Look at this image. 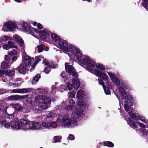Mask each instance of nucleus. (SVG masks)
Returning a JSON list of instances; mask_svg holds the SVG:
<instances>
[{
  "mask_svg": "<svg viewBox=\"0 0 148 148\" xmlns=\"http://www.w3.org/2000/svg\"><path fill=\"white\" fill-rule=\"evenodd\" d=\"M83 112L82 108H77L72 112V115L67 114L58 115L56 122L64 128H73L78 125L76 119L81 117L83 114Z\"/></svg>",
  "mask_w": 148,
  "mask_h": 148,
  "instance_id": "nucleus-1",
  "label": "nucleus"
},
{
  "mask_svg": "<svg viewBox=\"0 0 148 148\" xmlns=\"http://www.w3.org/2000/svg\"><path fill=\"white\" fill-rule=\"evenodd\" d=\"M107 73L110 78L111 80L113 83L117 86L119 87V92L120 95L121 100L120 101L119 106L120 108H119V110H120L121 105V103L124 102V104L125 103L128 97H130L132 99V97L130 95H127L126 93V89L129 88L127 82L125 81L122 80L117 77L114 73L107 72Z\"/></svg>",
  "mask_w": 148,
  "mask_h": 148,
  "instance_id": "nucleus-2",
  "label": "nucleus"
},
{
  "mask_svg": "<svg viewBox=\"0 0 148 148\" xmlns=\"http://www.w3.org/2000/svg\"><path fill=\"white\" fill-rule=\"evenodd\" d=\"M126 100L125 103L123 104V107L124 109L127 112H128V114L129 116L128 119H126L127 124L131 127L133 128H137L138 125L139 126L143 128L146 127V125L142 123L138 122V117L136 114L134 110L131 108V106H132L133 99H132L130 97H128Z\"/></svg>",
  "mask_w": 148,
  "mask_h": 148,
  "instance_id": "nucleus-3",
  "label": "nucleus"
},
{
  "mask_svg": "<svg viewBox=\"0 0 148 148\" xmlns=\"http://www.w3.org/2000/svg\"><path fill=\"white\" fill-rule=\"evenodd\" d=\"M71 50L78 61L82 64L86 66L88 71H92L91 68L95 67V63L89 60V57L83 55L81 53V51L79 49L72 45H71Z\"/></svg>",
  "mask_w": 148,
  "mask_h": 148,
  "instance_id": "nucleus-4",
  "label": "nucleus"
},
{
  "mask_svg": "<svg viewBox=\"0 0 148 148\" xmlns=\"http://www.w3.org/2000/svg\"><path fill=\"white\" fill-rule=\"evenodd\" d=\"M51 100L49 97L43 95H38L35 98V102L38 103V108H34L35 113H40L42 112L41 109H46L50 106Z\"/></svg>",
  "mask_w": 148,
  "mask_h": 148,
  "instance_id": "nucleus-5",
  "label": "nucleus"
},
{
  "mask_svg": "<svg viewBox=\"0 0 148 148\" xmlns=\"http://www.w3.org/2000/svg\"><path fill=\"white\" fill-rule=\"evenodd\" d=\"M65 65L66 72L69 73L70 76H72L73 77H71L70 79L72 80L73 82L74 88L76 89H78L79 87L80 82L78 79V75L75 69L72 65H69L68 63H65Z\"/></svg>",
  "mask_w": 148,
  "mask_h": 148,
  "instance_id": "nucleus-6",
  "label": "nucleus"
},
{
  "mask_svg": "<svg viewBox=\"0 0 148 148\" xmlns=\"http://www.w3.org/2000/svg\"><path fill=\"white\" fill-rule=\"evenodd\" d=\"M4 115L0 117V126L4 127L5 128L9 129L11 127L13 130H17L21 129V127L19 124V121L16 120H14L10 122L6 120Z\"/></svg>",
  "mask_w": 148,
  "mask_h": 148,
  "instance_id": "nucleus-7",
  "label": "nucleus"
},
{
  "mask_svg": "<svg viewBox=\"0 0 148 148\" xmlns=\"http://www.w3.org/2000/svg\"><path fill=\"white\" fill-rule=\"evenodd\" d=\"M89 60L94 62L95 63V66L91 68L92 71L89 72L95 74L96 76L100 78L103 79L104 80L107 81L109 79V77L104 72H102L101 71H100L98 69H100L101 70L103 71L105 69V68L104 66L102 64H99L98 65L96 64L95 62L90 59L89 58Z\"/></svg>",
  "mask_w": 148,
  "mask_h": 148,
  "instance_id": "nucleus-8",
  "label": "nucleus"
},
{
  "mask_svg": "<svg viewBox=\"0 0 148 148\" xmlns=\"http://www.w3.org/2000/svg\"><path fill=\"white\" fill-rule=\"evenodd\" d=\"M11 37L8 36H5L0 38V48L2 46L3 49L8 50L10 48H13L16 49L17 46L15 45V43L11 41Z\"/></svg>",
  "mask_w": 148,
  "mask_h": 148,
  "instance_id": "nucleus-9",
  "label": "nucleus"
},
{
  "mask_svg": "<svg viewBox=\"0 0 148 148\" xmlns=\"http://www.w3.org/2000/svg\"><path fill=\"white\" fill-rule=\"evenodd\" d=\"M56 45L58 47L62 49L65 53L69 52L71 51V45L66 40L61 39Z\"/></svg>",
  "mask_w": 148,
  "mask_h": 148,
  "instance_id": "nucleus-10",
  "label": "nucleus"
},
{
  "mask_svg": "<svg viewBox=\"0 0 148 148\" xmlns=\"http://www.w3.org/2000/svg\"><path fill=\"white\" fill-rule=\"evenodd\" d=\"M18 26L24 32H30L33 33L38 32L37 29L30 27L27 23L25 22H20L18 24Z\"/></svg>",
  "mask_w": 148,
  "mask_h": 148,
  "instance_id": "nucleus-11",
  "label": "nucleus"
},
{
  "mask_svg": "<svg viewBox=\"0 0 148 148\" xmlns=\"http://www.w3.org/2000/svg\"><path fill=\"white\" fill-rule=\"evenodd\" d=\"M4 25L6 28L7 30L4 29L3 27L2 30L4 31H13L17 27L16 24L15 22L12 21H9L7 22Z\"/></svg>",
  "mask_w": 148,
  "mask_h": 148,
  "instance_id": "nucleus-12",
  "label": "nucleus"
},
{
  "mask_svg": "<svg viewBox=\"0 0 148 148\" xmlns=\"http://www.w3.org/2000/svg\"><path fill=\"white\" fill-rule=\"evenodd\" d=\"M58 123L56 121H50L43 122L41 123V126L45 129H50L51 128H56L57 127Z\"/></svg>",
  "mask_w": 148,
  "mask_h": 148,
  "instance_id": "nucleus-13",
  "label": "nucleus"
},
{
  "mask_svg": "<svg viewBox=\"0 0 148 148\" xmlns=\"http://www.w3.org/2000/svg\"><path fill=\"white\" fill-rule=\"evenodd\" d=\"M40 37L42 39L47 38L49 37L50 35L51 34V32L48 29H45L39 31L37 30Z\"/></svg>",
  "mask_w": 148,
  "mask_h": 148,
  "instance_id": "nucleus-14",
  "label": "nucleus"
},
{
  "mask_svg": "<svg viewBox=\"0 0 148 148\" xmlns=\"http://www.w3.org/2000/svg\"><path fill=\"white\" fill-rule=\"evenodd\" d=\"M20 123L22 129L25 131L29 130L30 121L27 119H22L20 120Z\"/></svg>",
  "mask_w": 148,
  "mask_h": 148,
  "instance_id": "nucleus-15",
  "label": "nucleus"
},
{
  "mask_svg": "<svg viewBox=\"0 0 148 148\" xmlns=\"http://www.w3.org/2000/svg\"><path fill=\"white\" fill-rule=\"evenodd\" d=\"M28 97L27 95L21 96L18 95L10 96L7 98L8 101H17L18 100L24 99L27 98Z\"/></svg>",
  "mask_w": 148,
  "mask_h": 148,
  "instance_id": "nucleus-16",
  "label": "nucleus"
},
{
  "mask_svg": "<svg viewBox=\"0 0 148 148\" xmlns=\"http://www.w3.org/2000/svg\"><path fill=\"white\" fill-rule=\"evenodd\" d=\"M29 127V130H39L42 128L41 124L39 123L34 121H30Z\"/></svg>",
  "mask_w": 148,
  "mask_h": 148,
  "instance_id": "nucleus-17",
  "label": "nucleus"
},
{
  "mask_svg": "<svg viewBox=\"0 0 148 148\" xmlns=\"http://www.w3.org/2000/svg\"><path fill=\"white\" fill-rule=\"evenodd\" d=\"M32 90V88H22L21 89H16L12 90V92L14 93H24L30 92Z\"/></svg>",
  "mask_w": 148,
  "mask_h": 148,
  "instance_id": "nucleus-18",
  "label": "nucleus"
},
{
  "mask_svg": "<svg viewBox=\"0 0 148 148\" xmlns=\"http://www.w3.org/2000/svg\"><path fill=\"white\" fill-rule=\"evenodd\" d=\"M27 66L26 64L22 63L18 67V71L20 73L25 74L28 69Z\"/></svg>",
  "mask_w": 148,
  "mask_h": 148,
  "instance_id": "nucleus-19",
  "label": "nucleus"
},
{
  "mask_svg": "<svg viewBox=\"0 0 148 148\" xmlns=\"http://www.w3.org/2000/svg\"><path fill=\"white\" fill-rule=\"evenodd\" d=\"M13 37L15 39L16 42L19 43L21 47H24V42L22 38L16 34L14 35Z\"/></svg>",
  "mask_w": 148,
  "mask_h": 148,
  "instance_id": "nucleus-20",
  "label": "nucleus"
},
{
  "mask_svg": "<svg viewBox=\"0 0 148 148\" xmlns=\"http://www.w3.org/2000/svg\"><path fill=\"white\" fill-rule=\"evenodd\" d=\"M43 63L45 65L51 67L53 68H56L57 67V64L53 62H48L47 59H44L43 60Z\"/></svg>",
  "mask_w": 148,
  "mask_h": 148,
  "instance_id": "nucleus-21",
  "label": "nucleus"
},
{
  "mask_svg": "<svg viewBox=\"0 0 148 148\" xmlns=\"http://www.w3.org/2000/svg\"><path fill=\"white\" fill-rule=\"evenodd\" d=\"M10 106L14 109L17 111H21L23 110V108L21 105L19 103H11L10 105Z\"/></svg>",
  "mask_w": 148,
  "mask_h": 148,
  "instance_id": "nucleus-22",
  "label": "nucleus"
},
{
  "mask_svg": "<svg viewBox=\"0 0 148 148\" xmlns=\"http://www.w3.org/2000/svg\"><path fill=\"white\" fill-rule=\"evenodd\" d=\"M22 60L24 62L23 63L27 66L30 65L32 61L31 58L29 56L24 57Z\"/></svg>",
  "mask_w": 148,
  "mask_h": 148,
  "instance_id": "nucleus-23",
  "label": "nucleus"
},
{
  "mask_svg": "<svg viewBox=\"0 0 148 148\" xmlns=\"http://www.w3.org/2000/svg\"><path fill=\"white\" fill-rule=\"evenodd\" d=\"M51 37L52 40L55 42L56 44H57L59 40L61 39L56 34H51Z\"/></svg>",
  "mask_w": 148,
  "mask_h": 148,
  "instance_id": "nucleus-24",
  "label": "nucleus"
},
{
  "mask_svg": "<svg viewBox=\"0 0 148 148\" xmlns=\"http://www.w3.org/2000/svg\"><path fill=\"white\" fill-rule=\"evenodd\" d=\"M84 96V92L83 90H79L77 94V98L79 99H81L83 98Z\"/></svg>",
  "mask_w": 148,
  "mask_h": 148,
  "instance_id": "nucleus-25",
  "label": "nucleus"
},
{
  "mask_svg": "<svg viewBox=\"0 0 148 148\" xmlns=\"http://www.w3.org/2000/svg\"><path fill=\"white\" fill-rule=\"evenodd\" d=\"M69 99L67 101L66 103V104H67L69 105H71L72 107H76V104L75 103L74 101L72 99H70V98H69Z\"/></svg>",
  "mask_w": 148,
  "mask_h": 148,
  "instance_id": "nucleus-26",
  "label": "nucleus"
},
{
  "mask_svg": "<svg viewBox=\"0 0 148 148\" xmlns=\"http://www.w3.org/2000/svg\"><path fill=\"white\" fill-rule=\"evenodd\" d=\"M56 115L54 111L48 113L47 115V121H49V119L52 120L53 118Z\"/></svg>",
  "mask_w": 148,
  "mask_h": 148,
  "instance_id": "nucleus-27",
  "label": "nucleus"
},
{
  "mask_svg": "<svg viewBox=\"0 0 148 148\" xmlns=\"http://www.w3.org/2000/svg\"><path fill=\"white\" fill-rule=\"evenodd\" d=\"M39 43L40 45L37 46L38 51L39 53L42 52L45 47V45L42 42L40 41Z\"/></svg>",
  "mask_w": 148,
  "mask_h": 148,
  "instance_id": "nucleus-28",
  "label": "nucleus"
},
{
  "mask_svg": "<svg viewBox=\"0 0 148 148\" xmlns=\"http://www.w3.org/2000/svg\"><path fill=\"white\" fill-rule=\"evenodd\" d=\"M77 104L80 107H84L87 105L88 103L86 101L82 100L77 101Z\"/></svg>",
  "mask_w": 148,
  "mask_h": 148,
  "instance_id": "nucleus-29",
  "label": "nucleus"
},
{
  "mask_svg": "<svg viewBox=\"0 0 148 148\" xmlns=\"http://www.w3.org/2000/svg\"><path fill=\"white\" fill-rule=\"evenodd\" d=\"M15 71L14 69L10 71H7V70H5V75L6 76H8L10 77L14 75L15 74Z\"/></svg>",
  "mask_w": 148,
  "mask_h": 148,
  "instance_id": "nucleus-30",
  "label": "nucleus"
},
{
  "mask_svg": "<svg viewBox=\"0 0 148 148\" xmlns=\"http://www.w3.org/2000/svg\"><path fill=\"white\" fill-rule=\"evenodd\" d=\"M138 117V121L139 119L145 123L146 124L148 123V119H146L144 116L139 115Z\"/></svg>",
  "mask_w": 148,
  "mask_h": 148,
  "instance_id": "nucleus-31",
  "label": "nucleus"
},
{
  "mask_svg": "<svg viewBox=\"0 0 148 148\" xmlns=\"http://www.w3.org/2000/svg\"><path fill=\"white\" fill-rule=\"evenodd\" d=\"M65 105V102L63 101L59 106L58 105H57L55 107V109L57 110H59V111L60 110L63 109L64 108V106Z\"/></svg>",
  "mask_w": 148,
  "mask_h": 148,
  "instance_id": "nucleus-32",
  "label": "nucleus"
},
{
  "mask_svg": "<svg viewBox=\"0 0 148 148\" xmlns=\"http://www.w3.org/2000/svg\"><path fill=\"white\" fill-rule=\"evenodd\" d=\"M40 77V75L38 74H37L34 77V78L32 80V83L33 84H34L37 82L39 80V78Z\"/></svg>",
  "mask_w": 148,
  "mask_h": 148,
  "instance_id": "nucleus-33",
  "label": "nucleus"
},
{
  "mask_svg": "<svg viewBox=\"0 0 148 148\" xmlns=\"http://www.w3.org/2000/svg\"><path fill=\"white\" fill-rule=\"evenodd\" d=\"M9 65V63L6 62H4L1 63V67L2 69H5L8 68Z\"/></svg>",
  "mask_w": 148,
  "mask_h": 148,
  "instance_id": "nucleus-34",
  "label": "nucleus"
},
{
  "mask_svg": "<svg viewBox=\"0 0 148 148\" xmlns=\"http://www.w3.org/2000/svg\"><path fill=\"white\" fill-rule=\"evenodd\" d=\"M64 108L65 110H66L67 111H69L71 110L72 109L75 108V107H72L71 105H69L67 104H66V103H65V105L64 106Z\"/></svg>",
  "mask_w": 148,
  "mask_h": 148,
  "instance_id": "nucleus-35",
  "label": "nucleus"
},
{
  "mask_svg": "<svg viewBox=\"0 0 148 148\" xmlns=\"http://www.w3.org/2000/svg\"><path fill=\"white\" fill-rule=\"evenodd\" d=\"M62 136H55L53 138L54 143H60L61 142Z\"/></svg>",
  "mask_w": 148,
  "mask_h": 148,
  "instance_id": "nucleus-36",
  "label": "nucleus"
},
{
  "mask_svg": "<svg viewBox=\"0 0 148 148\" xmlns=\"http://www.w3.org/2000/svg\"><path fill=\"white\" fill-rule=\"evenodd\" d=\"M60 75L62 77V80H63L64 82H66L67 80L68 77L65 75V73L64 72H62Z\"/></svg>",
  "mask_w": 148,
  "mask_h": 148,
  "instance_id": "nucleus-37",
  "label": "nucleus"
},
{
  "mask_svg": "<svg viewBox=\"0 0 148 148\" xmlns=\"http://www.w3.org/2000/svg\"><path fill=\"white\" fill-rule=\"evenodd\" d=\"M103 145L105 146H107L109 147H113L114 145L113 143L110 141H107L104 142Z\"/></svg>",
  "mask_w": 148,
  "mask_h": 148,
  "instance_id": "nucleus-38",
  "label": "nucleus"
},
{
  "mask_svg": "<svg viewBox=\"0 0 148 148\" xmlns=\"http://www.w3.org/2000/svg\"><path fill=\"white\" fill-rule=\"evenodd\" d=\"M142 5L148 11V0H143Z\"/></svg>",
  "mask_w": 148,
  "mask_h": 148,
  "instance_id": "nucleus-39",
  "label": "nucleus"
},
{
  "mask_svg": "<svg viewBox=\"0 0 148 148\" xmlns=\"http://www.w3.org/2000/svg\"><path fill=\"white\" fill-rule=\"evenodd\" d=\"M71 81H72V82L73 83V84H74L72 80ZM66 87L69 90H72L73 88V87L74 88V85H73V86L72 84L71 83H70V82H67L66 83ZM74 88L76 89H75V88ZM76 90H77V89H76Z\"/></svg>",
  "mask_w": 148,
  "mask_h": 148,
  "instance_id": "nucleus-40",
  "label": "nucleus"
},
{
  "mask_svg": "<svg viewBox=\"0 0 148 148\" xmlns=\"http://www.w3.org/2000/svg\"><path fill=\"white\" fill-rule=\"evenodd\" d=\"M51 94H54L56 92L57 90L56 87L55 85H52L51 87Z\"/></svg>",
  "mask_w": 148,
  "mask_h": 148,
  "instance_id": "nucleus-41",
  "label": "nucleus"
},
{
  "mask_svg": "<svg viewBox=\"0 0 148 148\" xmlns=\"http://www.w3.org/2000/svg\"><path fill=\"white\" fill-rule=\"evenodd\" d=\"M103 88L106 94L108 95L110 94V92L109 88L106 87V86L103 87Z\"/></svg>",
  "mask_w": 148,
  "mask_h": 148,
  "instance_id": "nucleus-42",
  "label": "nucleus"
},
{
  "mask_svg": "<svg viewBox=\"0 0 148 148\" xmlns=\"http://www.w3.org/2000/svg\"><path fill=\"white\" fill-rule=\"evenodd\" d=\"M43 59L41 56H37L35 57L36 61L35 62V64H36L40 61L41 60V59Z\"/></svg>",
  "mask_w": 148,
  "mask_h": 148,
  "instance_id": "nucleus-43",
  "label": "nucleus"
},
{
  "mask_svg": "<svg viewBox=\"0 0 148 148\" xmlns=\"http://www.w3.org/2000/svg\"><path fill=\"white\" fill-rule=\"evenodd\" d=\"M21 83H17V84L16 83H12L10 82H9L8 83V85L10 86H13L14 87L16 86H17V87L18 86L21 85Z\"/></svg>",
  "mask_w": 148,
  "mask_h": 148,
  "instance_id": "nucleus-44",
  "label": "nucleus"
},
{
  "mask_svg": "<svg viewBox=\"0 0 148 148\" xmlns=\"http://www.w3.org/2000/svg\"><path fill=\"white\" fill-rule=\"evenodd\" d=\"M75 92L74 91L70 92L68 93V96L71 98H74L75 97Z\"/></svg>",
  "mask_w": 148,
  "mask_h": 148,
  "instance_id": "nucleus-45",
  "label": "nucleus"
},
{
  "mask_svg": "<svg viewBox=\"0 0 148 148\" xmlns=\"http://www.w3.org/2000/svg\"><path fill=\"white\" fill-rule=\"evenodd\" d=\"M58 88V89L60 91L62 92L65 90L66 88L64 85L62 84Z\"/></svg>",
  "mask_w": 148,
  "mask_h": 148,
  "instance_id": "nucleus-46",
  "label": "nucleus"
},
{
  "mask_svg": "<svg viewBox=\"0 0 148 148\" xmlns=\"http://www.w3.org/2000/svg\"><path fill=\"white\" fill-rule=\"evenodd\" d=\"M17 53V51L14 49L11 51L9 53V54L11 56H13L14 55H16Z\"/></svg>",
  "mask_w": 148,
  "mask_h": 148,
  "instance_id": "nucleus-47",
  "label": "nucleus"
},
{
  "mask_svg": "<svg viewBox=\"0 0 148 148\" xmlns=\"http://www.w3.org/2000/svg\"><path fill=\"white\" fill-rule=\"evenodd\" d=\"M67 138L70 140H73L75 139V137L73 135L70 134L69 135Z\"/></svg>",
  "mask_w": 148,
  "mask_h": 148,
  "instance_id": "nucleus-48",
  "label": "nucleus"
},
{
  "mask_svg": "<svg viewBox=\"0 0 148 148\" xmlns=\"http://www.w3.org/2000/svg\"><path fill=\"white\" fill-rule=\"evenodd\" d=\"M51 69L49 67H45L44 69V72L46 74H48L50 71Z\"/></svg>",
  "mask_w": 148,
  "mask_h": 148,
  "instance_id": "nucleus-49",
  "label": "nucleus"
},
{
  "mask_svg": "<svg viewBox=\"0 0 148 148\" xmlns=\"http://www.w3.org/2000/svg\"><path fill=\"white\" fill-rule=\"evenodd\" d=\"M10 58L9 57L8 55H5V60L8 62L9 63Z\"/></svg>",
  "mask_w": 148,
  "mask_h": 148,
  "instance_id": "nucleus-50",
  "label": "nucleus"
},
{
  "mask_svg": "<svg viewBox=\"0 0 148 148\" xmlns=\"http://www.w3.org/2000/svg\"><path fill=\"white\" fill-rule=\"evenodd\" d=\"M5 73L4 70L0 69V78L4 75Z\"/></svg>",
  "mask_w": 148,
  "mask_h": 148,
  "instance_id": "nucleus-51",
  "label": "nucleus"
},
{
  "mask_svg": "<svg viewBox=\"0 0 148 148\" xmlns=\"http://www.w3.org/2000/svg\"><path fill=\"white\" fill-rule=\"evenodd\" d=\"M98 81L99 82V84L102 85L103 87L105 86L104 84V82L102 79H98Z\"/></svg>",
  "mask_w": 148,
  "mask_h": 148,
  "instance_id": "nucleus-52",
  "label": "nucleus"
},
{
  "mask_svg": "<svg viewBox=\"0 0 148 148\" xmlns=\"http://www.w3.org/2000/svg\"><path fill=\"white\" fill-rule=\"evenodd\" d=\"M2 77V78L1 79H0V80L4 82H6L8 81V79L5 77L3 76Z\"/></svg>",
  "mask_w": 148,
  "mask_h": 148,
  "instance_id": "nucleus-53",
  "label": "nucleus"
},
{
  "mask_svg": "<svg viewBox=\"0 0 148 148\" xmlns=\"http://www.w3.org/2000/svg\"><path fill=\"white\" fill-rule=\"evenodd\" d=\"M142 131V134L143 135H145L147 134L148 131L145 129H143Z\"/></svg>",
  "mask_w": 148,
  "mask_h": 148,
  "instance_id": "nucleus-54",
  "label": "nucleus"
},
{
  "mask_svg": "<svg viewBox=\"0 0 148 148\" xmlns=\"http://www.w3.org/2000/svg\"><path fill=\"white\" fill-rule=\"evenodd\" d=\"M37 27L39 29H41L43 28V26L42 25L39 23H38L37 25Z\"/></svg>",
  "mask_w": 148,
  "mask_h": 148,
  "instance_id": "nucleus-55",
  "label": "nucleus"
},
{
  "mask_svg": "<svg viewBox=\"0 0 148 148\" xmlns=\"http://www.w3.org/2000/svg\"><path fill=\"white\" fill-rule=\"evenodd\" d=\"M6 92L5 90L3 89H0V95Z\"/></svg>",
  "mask_w": 148,
  "mask_h": 148,
  "instance_id": "nucleus-56",
  "label": "nucleus"
},
{
  "mask_svg": "<svg viewBox=\"0 0 148 148\" xmlns=\"http://www.w3.org/2000/svg\"><path fill=\"white\" fill-rule=\"evenodd\" d=\"M8 116L9 119H12L14 118V116L12 114H9Z\"/></svg>",
  "mask_w": 148,
  "mask_h": 148,
  "instance_id": "nucleus-57",
  "label": "nucleus"
},
{
  "mask_svg": "<svg viewBox=\"0 0 148 148\" xmlns=\"http://www.w3.org/2000/svg\"><path fill=\"white\" fill-rule=\"evenodd\" d=\"M18 58V57L17 56H15L14 57L12 58V60L13 61V62H14Z\"/></svg>",
  "mask_w": 148,
  "mask_h": 148,
  "instance_id": "nucleus-58",
  "label": "nucleus"
},
{
  "mask_svg": "<svg viewBox=\"0 0 148 148\" xmlns=\"http://www.w3.org/2000/svg\"><path fill=\"white\" fill-rule=\"evenodd\" d=\"M36 64H35V63L32 66V67L30 69V71H32L34 69L35 66Z\"/></svg>",
  "mask_w": 148,
  "mask_h": 148,
  "instance_id": "nucleus-59",
  "label": "nucleus"
},
{
  "mask_svg": "<svg viewBox=\"0 0 148 148\" xmlns=\"http://www.w3.org/2000/svg\"><path fill=\"white\" fill-rule=\"evenodd\" d=\"M41 90V89L39 88L36 90L35 92L37 93L38 94H39V92H40Z\"/></svg>",
  "mask_w": 148,
  "mask_h": 148,
  "instance_id": "nucleus-60",
  "label": "nucleus"
},
{
  "mask_svg": "<svg viewBox=\"0 0 148 148\" xmlns=\"http://www.w3.org/2000/svg\"><path fill=\"white\" fill-rule=\"evenodd\" d=\"M28 56L26 55V53L25 51H24L23 53V58L24 57L27 56Z\"/></svg>",
  "mask_w": 148,
  "mask_h": 148,
  "instance_id": "nucleus-61",
  "label": "nucleus"
},
{
  "mask_svg": "<svg viewBox=\"0 0 148 148\" xmlns=\"http://www.w3.org/2000/svg\"><path fill=\"white\" fill-rule=\"evenodd\" d=\"M102 144V143H100L99 145H98L97 147L99 148H100L101 146V145Z\"/></svg>",
  "mask_w": 148,
  "mask_h": 148,
  "instance_id": "nucleus-62",
  "label": "nucleus"
},
{
  "mask_svg": "<svg viewBox=\"0 0 148 148\" xmlns=\"http://www.w3.org/2000/svg\"><path fill=\"white\" fill-rule=\"evenodd\" d=\"M15 1L18 3H20L22 2L21 1L19 0H14Z\"/></svg>",
  "mask_w": 148,
  "mask_h": 148,
  "instance_id": "nucleus-63",
  "label": "nucleus"
},
{
  "mask_svg": "<svg viewBox=\"0 0 148 148\" xmlns=\"http://www.w3.org/2000/svg\"><path fill=\"white\" fill-rule=\"evenodd\" d=\"M37 23L36 22H34L33 23V25L34 26H36L37 25Z\"/></svg>",
  "mask_w": 148,
  "mask_h": 148,
  "instance_id": "nucleus-64",
  "label": "nucleus"
}]
</instances>
